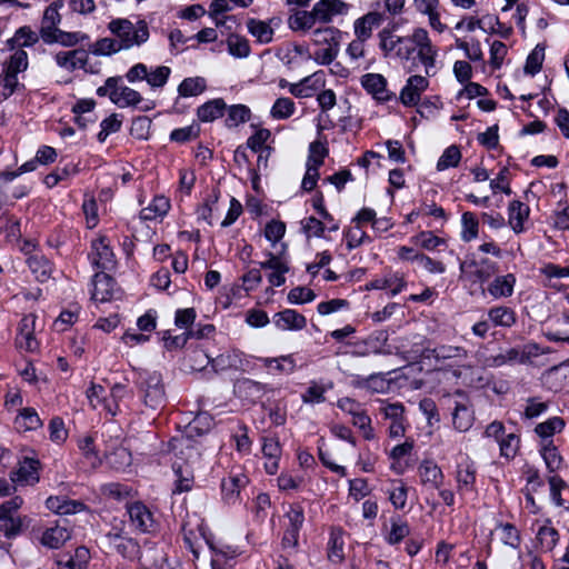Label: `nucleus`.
Masks as SVG:
<instances>
[{"instance_id":"1","label":"nucleus","mask_w":569,"mask_h":569,"mask_svg":"<svg viewBox=\"0 0 569 569\" xmlns=\"http://www.w3.org/2000/svg\"><path fill=\"white\" fill-rule=\"evenodd\" d=\"M133 382L137 387L142 403L151 409L158 410L166 403V391L162 376L158 371L137 370Z\"/></svg>"},{"instance_id":"2","label":"nucleus","mask_w":569,"mask_h":569,"mask_svg":"<svg viewBox=\"0 0 569 569\" xmlns=\"http://www.w3.org/2000/svg\"><path fill=\"white\" fill-rule=\"evenodd\" d=\"M108 29L119 39L122 50L133 46H141L149 39V29L144 20H139L137 26L128 19H113L109 22Z\"/></svg>"},{"instance_id":"3","label":"nucleus","mask_w":569,"mask_h":569,"mask_svg":"<svg viewBox=\"0 0 569 569\" xmlns=\"http://www.w3.org/2000/svg\"><path fill=\"white\" fill-rule=\"evenodd\" d=\"M169 446L177 458L176 461L187 467L199 462L203 450L201 441L194 439L192 435L176 437L170 440Z\"/></svg>"},{"instance_id":"4","label":"nucleus","mask_w":569,"mask_h":569,"mask_svg":"<svg viewBox=\"0 0 569 569\" xmlns=\"http://www.w3.org/2000/svg\"><path fill=\"white\" fill-rule=\"evenodd\" d=\"M126 512L132 529L139 533H152L157 530V521L152 511L142 502L133 501L126 505Z\"/></svg>"},{"instance_id":"5","label":"nucleus","mask_w":569,"mask_h":569,"mask_svg":"<svg viewBox=\"0 0 569 569\" xmlns=\"http://www.w3.org/2000/svg\"><path fill=\"white\" fill-rule=\"evenodd\" d=\"M211 366L214 371H246L250 367V360L240 350H229L212 359Z\"/></svg>"},{"instance_id":"6","label":"nucleus","mask_w":569,"mask_h":569,"mask_svg":"<svg viewBox=\"0 0 569 569\" xmlns=\"http://www.w3.org/2000/svg\"><path fill=\"white\" fill-rule=\"evenodd\" d=\"M429 81L426 77L415 74L408 78L406 86L401 89L399 99L406 107L417 106L421 93L427 90Z\"/></svg>"},{"instance_id":"7","label":"nucleus","mask_w":569,"mask_h":569,"mask_svg":"<svg viewBox=\"0 0 569 569\" xmlns=\"http://www.w3.org/2000/svg\"><path fill=\"white\" fill-rule=\"evenodd\" d=\"M93 290L91 298L94 301L106 302L116 298L118 291L116 280L108 273L100 271L93 276Z\"/></svg>"},{"instance_id":"8","label":"nucleus","mask_w":569,"mask_h":569,"mask_svg":"<svg viewBox=\"0 0 569 569\" xmlns=\"http://www.w3.org/2000/svg\"><path fill=\"white\" fill-rule=\"evenodd\" d=\"M360 82L362 88L379 102H387L392 98L387 89V79L380 73H366Z\"/></svg>"},{"instance_id":"9","label":"nucleus","mask_w":569,"mask_h":569,"mask_svg":"<svg viewBox=\"0 0 569 569\" xmlns=\"http://www.w3.org/2000/svg\"><path fill=\"white\" fill-rule=\"evenodd\" d=\"M249 479L242 473H230L221 481V496L224 502L236 503L240 498L241 489L246 488Z\"/></svg>"},{"instance_id":"10","label":"nucleus","mask_w":569,"mask_h":569,"mask_svg":"<svg viewBox=\"0 0 569 569\" xmlns=\"http://www.w3.org/2000/svg\"><path fill=\"white\" fill-rule=\"evenodd\" d=\"M477 469L472 461L466 460L458 465L456 472L457 489L460 495L475 491Z\"/></svg>"},{"instance_id":"11","label":"nucleus","mask_w":569,"mask_h":569,"mask_svg":"<svg viewBox=\"0 0 569 569\" xmlns=\"http://www.w3.org/2000/svg\"><path fill=\"white\" fill-rule=\"evenodd\" d=\"M273 323L281 330H302L307 326V319L303 315L293 309H284L274 313Z\"/></svg>"},{"instance_id":"12","label":"nucleus","mask_w":569,"mask_h":569,"mask_svg":"<svg viewBox=\"0 0 569 569\" xmlns=\"http://www.w3.org/2000/svg\"><path fill=\"white\" fill-rule=\"evenodd\" d=\"M33 316L23 317L19 325V332L16 338V343L20 349L33 352L38 349V341L33 335Z\"/></svg>"},{"instance_id":"13","label":"nucleus","mask_w":569,"mask_h":569,"mask_svg":"<svg viewBox=\"0 0 569 569\" xmlns=\"http://www.w3.org/2000/svg\"><path fill=\"white\" fill-rule=\"evenodd\" d=\"M92 249L94 251L92 262L101 270L111 269L116 261L114 254L110 246L107 243V239L101 237L92 242Z\"/></svg>"},{"instance_id":"14","label":"nucleus","mask_w":569,"mask_h":569,"mask_svg":"<svg viewBox=\"0 0 569 569\" xmlns=\"http://www.w3.org/2000/svg\"><path fill=\"white\" fill-rule=\"evenodd\" d=\"M388 340L386 332H378L376 336L371 335L366 340L357 342L353 348L348 352L352 357H367L371 353H382L379 343H385Z\"/></svg>"},{"instance_id":"15","label":"nucleus","mask_w":569,"mask_h":569,"mask_svg":"<svg viewBox=\"0 0 569 569\" xmlns=\"http://www.w3.org/2000/svg\"><path fill=\"white\" fill-rule=\"evenodd\" d=\"M418 472L423 486H428L431 489H440L443 483L445 475L441 468L432 461H422L418 467Z\"/></svg>"},{"instance_id":"16","label":"nucleus","mask_w":569,"mask_h":569,"mask_svg":"<svg viewBox=\"0 0 569 569\" xmlns=\"http://www.w3.org/2000/svg\"><path fill=\"white\" fill-rule=\"evenodd\" d=\"M516 284V277L513 273L497 276L487 286V292L496 300L501 298H509L513 293Z\"/></svg>"},{"instance_id":"17","label":"nucleus","mask_w":569,"mask_h":569,"mask_svg":"<svg viewBox=\"0 0 569 569\" xmlns=\"http://www.w3.org/2000/svg\"><path fill=\"white\" fill-rule=\"evenodd\" d=\"M488 319L493 327L511 328L517 322L515 310L507 306H495L487 311Z\"/></svg>"},{"instance_id":"18","label":"nucleus","mask_w":569,"mask_h":569,"mask_svg":"<svg viewBox=\"0 0 569 569\" xmlns=\"http://www.w3.org/2000/svg\"><path fill=\"white\" fill-rule=\"evenodd\" d=\"M62 7V0H54L46 8L40 27V37L42 40L47 32L51 34L52 30L59 29L58 24L61 22V14L59 13V10Z\"/></svg>"},{"instance_id":"19","label":"nucleus","mask_w":569,"mask_h":569,"mask_svg":"<svg viewBox=\"0 0 569 569\" xmlns=\"http://www.w3.org/2000/svg\"><path fill=\"white\" fill-rule=\"evenodd\" d=\"M49 510L59 515H72L81 511L84 503L78 500H70L67 497L51 496L46 500Z\"/></svg>"},{"instance_id":"20","label":"nucleus","mask_w":569,"mask_h":569,"mask_svg":"<svg viewBox=\"0 0 569 569\" xmlns=\"http://www.w3.org/2000/svg\"><path fill=\"white\" fill-rule=\"evenodd\" d=\"M38 465L39 462L34 459H24L20 467L11 472V481L20 482L23 485H32L38 482Z\"/></svg>"},{"instance_id":"21","label":"nucleus","mask_w":569,"mask_h":569,"mask_svg":"<svg viewBox=\"0 0 569 569\" xmlns=\"http://www.w3.org/2000/svg\"><path fill=\"white\" fill-rule=\"evenodd\" d=\"M529 212V207L519 200H513L509 203L508 223L516 233L523 231V222L528 219Z\"/></svg>"},{"instance_id":"22","label":"nucleus","mask_w":569,"mask_h":569,"mask_svg":"<svg viewBox=\"0 0 569 569\" xmlns=\"http://www.w3.org/2000/svg\"><path fill=\"white\" fill-rule=\"evenodd\" d=\"M381 21V13L376 11L368 12L365 16L358 18L355 21L356 37L367 41L372 34L373 28L379 27Z\"/></svg>"},{"instance_id":"23","label":"nucleus","mask_w":569,"mask_h":569,"mask_svg":"<svg viewBox=\"0 0 569 569\" xmlns=\"http://www.w3.org/2000/svg\"><path fill=\"white\" fill-rule=\"evenodd\" d=\"M352 387L357 389H363L370 392L381 393L387 390L388 383L383 377V373H371L368 377L353 376L351 381Z\"/></svg>"},{"instance_id":"24","label":"nucleus","mask_w":569,"mask_h":569,"mask_svg":"<svg viewBox=\"0 0 569 569\" xmlns=\"http://www.w3.org/2000/svg\"><path fill=\"white\" fill-rule=\"evenodd\" d=\"M226 108L223 99H212L198 107L197 117L201 122H212L223 116Z\"/></svg>"},{"instance_id":"25","label":"nucleus","mask_w":569,"mask_h":569,"mask_svg":"<svg viewBox=\"0 0 569 569\" xmlns=\"http://www.w3.org/2000/svg\"><path fill=\"white\" fill-rule=\"evenodd\" d=\"M71 538L69 530L62 526H54L43 531L41 543L50 549H59Z\"/></svg>"},{"instance_id":"26","label":"nucleus","mask_w":569,"mask_h":569,"mask_svg":"<svg viewBox=\"0 0 569 569\" xmlns=\"http://www.w3.org/2000/svg\"><path fill=\"white\" fill-rule=\"evenodd\" d=\"M172 469L177 476L173 493L190 491L194 483L193 471L191 467L183 466L179 461L172 463Z\"/></svg>"},{"instance_id":"27","label":"nucleus","mask_w":569,"mask_h":569,"mask_svg":"<svg viewBox=\"0 0 569 569\" xmlns=\"http://www.w3.org/2000/svg\"><path fill=\"white\" fill-rule=\"evenodd\" d=\"M407 286L403 277L395 273L386 278L375 279L366 284L367 290L390 289L391 296L400 293Z\"/></svg>"},{"instance_id":"28","label":"nucleus","mask_w":569,"mask_h":569,"mask_svg":"<svg viewBox=\"0 0 569 569\" xmlns=\"http://www.w3.org/2000/svg\"><path fill=\"white\" fill-rule=\"evenodd\" d=\"M89 37L81 32H68L61 29L52 30V33L49 32L43 36V41L46 43H60L64 47H73L79 42L88 39Z\"/></svg>"},{"instance_id":"29","label":"nucleus","mask_w":569,"mask_h":569,"mask_svg":"<svg viewBox=\"0 0 569 569\" xmlns=\"http://www.w3.org/2000/svg\"><path fill=\"white\" fill-rule=\"evenodd\" d=\"M473 411L466 403L456 402L452 412V423L456 430L460 432L468 431L473 425Z\"/></svg>"},{"instance_id":"30","label":"nucleus","mask_w":569,"mask_h":569,"mask_svg":"<svg viewBox=\"0 0 569 569\" xmlns=\"http://www.w3.org/2000/svg\"><path fill=\"white\" fill-rule=\"evenodd\" d=\"M27 262L38 281L44 282L51 277L52 264L44 256L33 254L28 258Z\"/></svg>"},{"instance_id":"31","label":"nucleus","mask_w":569,"mask_h":569,"mask_svg":"<svg viewBox=\"0 0 569 569\" xmlns=\"http://www.w3.org/2000/svg\"><path fill=\"white\" fill-rule=\"evenodd\" d=\"M169 209V199L164 196H156L151 203L140 211V218L142 220H154L159 217L166 216Z\"/></svg>"},{"instance_id":"32","label":"nucleus","mask_w":569,"mask_h":569,"mask_svg":"<svg viewBox=\"0 0 569 569\" xmlns=\"http://www.w3.org/2000/svg\"><path fill=\"white\" fill-rule=\"evenodd\" d=\"M317 20L311 11L306 10H296L293 13H291L288 18V27L292 31H308L310 30L315 24Z\"/></svg>"},{"instance_id":"33","label":"nucleus","mask_w":569,"mask_h":569,"mask_svg":"<svg viewBox=\"0 0 569 569\" xmlns=\"http://www.w3.org/2000/svg\"><path fill=\"white\" fill-rule=\"evenodd\" d=\"M249 33L257 39L259 43H270L273 39V29L268 22L250 18L247 21Z\"/></svg>"},{"instance_id":"34","label":"nucleus","mask_w":569,"mask_h":569,"mask_svg":"<svg viewBox=\"0 0 569 569\" xmlns=\"http://www.w3.org/2000/svg\"><path fill=\"white\" fill-rule=\"evenodd\" d=\"M40 33H36L29 26L20 27L14 36L7 41L10 50H14L17 47H31L39 40Z\"/></svg>"},{"instance_id":"35","label":"nucleus","mask_w":569,"mask_h":569,"mask_svg":"<svg viewBox=\"0 0 569 569\" xmlns=\"http://www.w3.org/2000/svg\"><path fill=\"white\" fill-rule=\"evenodd\" d=\"M142 101V96L122 82L117 86V96L113 103L119 108L136 107Z\"/></svg>"},{"instance_id":"36","label":"nucleus","mask_w":569,"mask_h":569,"mask_svg":"<svg viewBox=\"0 0 569 569\" xmlns=\"http://www.w3.org/2000/svg\"><path fill=\"white\" fill-rule=\"evenodd\" d=\"M540 455L550 473L560 469L562 465V457L560 456L558 448L555 446L553 440H548L542 443Z\"/></svg>"},{"instance_id":"37","label":"nucleus","mask_w":569,"mask_h":569,"mask_svg":"<svg viewBox=\"0 0 569 569\" xmlns=\"http://www.w3.org/2000/svg\"><path fill=\"white\" fill-rule=\"evenodd\" d=\"M341 31L335 27L318 28L312 31V42L316 46H339Z\"/></svg>"},{"instance_id":"38","label":"nucleus","mask_w":569,"mask_h":569,"mask_svg":"<svg viewBox=\"0 0 569 569\" xmlns=\"http://www.w3.org/2000/svg\"><path fill=\"white\" fill-rule=\"evenodd\" d=\"M24 519L26 517L0 515V532H2L7 539H14L22 533Z\"/></svg>"},{"instance_id":"39","label":"nucleus","mask_w":569,"mask_h":569,"mask_svg":"<svg viewBox=\"0 0 569 569\" xmlns=\"http://www.w3.org/2000/svg\"><path fill=\"white\" fill-rule=\"evenodd\" d=\"M343 537L341 529H332L328 541V558L332 562L340 563L345 559Z\"/></svg>"},{"instance_id":"40","label":"nucleus","mask_w":569,"mask_h":569,"mask_svg":"<svg viewBox=\"0 0 569 569\" xmlns=\"http://www.w3.org/2000/svg\"><path fill=\"white\" fill-rule=\"evenodd\" d=\"M17 428L23 431L37 430L42 421L33 408H23L14 421Z\"/></svg>"},{"instance_id":"41","label":"nucleus","mask_w":569,"mask_h":569,"mask_svg":"<svg viewBox=\"0 0 569 569\" xmlns=\"http://www.w3.org/2000/svg\"><path fill=\"white\" fill-rule=\"evenodd\" d=\"M112 547L124 559L134 560L140 558L141 547L139 542L131 537L124 536L122 539L117 541V543Z\"/></svg>"},{"instance_id":"42","label":"nucleus","mask_w":569,"mask_h":569,"mask_svg":"<svg viewBox=\"0 0 569 569\" xmlns=\"http://www.w3.org/2000/svg\"><path fill=\"white\" fill-rule=\"evenodd\" d=\"M207 89L206 79L202 77L186 78L178 87L180 97H196Z\"/></svg>"},{"instance_id":"43","label":"nucleus","mask_w":569,"mask_h":569,"mask_svg":"<svg viewBox=\"0 0 569 569\" xmlns=\"http://www.w3.org/2000/svg\"><path fill=\"white\" fill-rule=\"evenodd\" d=\"M429 356L436 360H448V359H465L467 358V350L460 346H438L433 349L428 350Z\"/></svg>"},{"instance_id":"44","label":"nucleus","mask_w":569,"mask_h":569,"mask_svg":"<svg viewBox=\"0 0 569 569\" xmlns=\"http://www.w3.org/2000/svg\"><path fill=\"white\" fill-rule=\"evenodd\" d=\"M391 528L386 538L389 545H397L410 533L408 522L402 520L400 516L391 517Z\"/></svg>"},{"instance_id":"45","label":"nucleus","mask_w":569,"mask_h":569,"mask_svg":"<svg viewBox=\"0 0 569 569\" xmlns=\"http://www.w3.org/2000/svg\"><path fill=\"white\" fill-rule=\"evenodd\" d=\"M213 423V418L208 412H199L188 425L187 435L201 437L209 432Z\"/></svg>"},{"instance_id":"46","label":"nucleus","mask_w":569,"mask_h":569,"mask_svg":"<svg viewBox=\"0 0 569 569\" xmlns=\"http://www.w3.org/2000/svg\"><path fill=\"white\" fill-rule=\"evenodd\" d=\"M565 428V421L560 417H552L539 423L535 428V432L543 440H551L550 438L560 432Z\"/></svg>"},{"instance_id":"47","label":"nucleus","mask_w":569,"mask_h":569,"mask_svg":"<svg viewBox=\"0 0 569 569\" xmlns=\"http://www.w3.org/2000/svg\"><path fill=\"white\" fill-rule=\"evenodd\" d=\"M28 54L23 49H18L10 56L9 60L4 63L3 72L14 76L23 72L28 68Z\"/></svg>"},{"instance_id":"48","label":"nucleus","mask_w":569,"mask_h":569,"mask_svg":"<svg viewBox=\"0 0 569 569\" xmlns=\"http://www.w3.org/2000/svg\"><path fill=\"white\" fill-rule=\"evenodd\" d=\"M260 360L264 367L274 368L278 372L290 375L296 370V361L291 355L278 358H261Z\"/></svg>"},{"instance_id":"49","label":"nucleus","mask_w":569,"mask_h":569,"mask_svg":"<svg viewBox=\"0 0 569 569\" xmlns=\"http://www.w3.org/2000/svg\"><path fill=\"white\" fill-rule=\"evenodd\" d=\"M461 238L463 241H471L478 237L479 221L473 212L466 211L461 216Z\"/></svg>"},{"instance_id":"50","label":"nucleus","mask_w":569,"mask_h":569,"mask_svg":"<svg viewBox=\"0 0 569 569\" xmlns=\"http://www.w3.org/2000/svg\"><path fill=\"white\" fill-rule=\"evenodd\" d=\"M295 110L296 104L293 100L290 98L281 97L274 101L270 110V114L273 119L283 120L290 118L295 113Z\"/></svg>"},{"instance_id":"51","label":"nucleus","mask_w":569,"mask_h":569,"mask_svg":"<svg viewBox=\"0 0 569 569\" xmlns=\"http://www.w3.org/2000/svg\"><path fill=\"white\" fill-rule=\"evenodd\" d=\"M537 540L543 551H551L559 541V532L551 526H541L537 532Z\"/></svg>"},{"instance_id":"52","label":"nucleus","mask_w":569,"mask_h":569,"mask_svg":"<svg viewBox=\"0 0 569 569\" xmlns=\"http://www.w3.org/2000/svg\"><path fill=\"white\" fill-rule=\"evenodd\" d=\"M228 51L236 58H247L250 54L249 41L239 34H230L227 39Z\"/></svg>"},{"instance_id":"53","label":"nucleus","mask_w":569,"mask_h":569,"mask_svg":"<svg viewBox=\"0 0 569 569\" xmlns=\"http://www.w3.org/2000/svg\"><path fill=\"white\" fill-rule=\"evenodd\" d=\"M251 111L244 104H233L228 109V116L224 120L228 128H233L244 123L250 119Z\"/></svg>"},{"instance_id":"54","label":"nucleus","mask_w":569,"mask_h":569,"mask_svg":"<svg viewBox=\"0 0 569 569\" xmlns=\"http://www.w3.org/2000/svg\"><path fill=\"white\" fill-rule=\"evenodd\" d=\"M461 160V151L458 146L448 147L437 162V170L443 171L448 168H455Z\"/></svg>"},{"instance_id":"55","label":"nucleus","mask_w":569,"mask_h":569,"mask_svg":"<svg viewBox=\"0 0 569 569\" xmlns=\"http://www.w3.org/2000/svg\"><path fill=\"white\" fill-rule=\"evenodd\" d=\"M545 59V47L537 44L535 49L529 53L525 64V72L527 74L535 76L541 70L542 62Z\"/></svg>"},{"instance_id":"56","label":"nucleus","mask_w":569,"mask_h":569,"mask_svg":"<svg viewBox=\"0 0 569 569\" xmlns=\"http://www.w3.org/2000/svg\"><path fill=\"white\" fill-rule=\"evenodd\" d=\"M122 50L118 40L112 38H102L97 40L91 47V52L94 56H110Z\"/></svg>"},{"instance_id":"57","label":"nucleus","mask_w":569,"mask_h":569,"mask_svg":"<svg viewBox=\"0 0 569 569\" xmlns=\"http://www.w3.org/2000/svg\"><path fill=\"white\" fill-rule=\"evenodd\" d=\"M150 128L151 120L148 117H137L131 122L130 134L136 139L147 140L149 138Z\"/></svg>"},{"instance_id":"58","label":"nucleus","mask_w":569,"mask_h":569,"mask_svg":"<svg viewBox=\"0 0 569 569\" xmlns=\"http://www.w3.org/2000/svg\"><path fill=\"white\" fill-rule=\"evenodd\" d=\"M411 241L426 250H435L438 246L443 244L445 240L431 231H421L411 238Z\"/></svg>"},{"instance_id":"59","label":"nucleus","mask_w":569,"mask_h":569,"mask_svg":"<svg viewBox=\"0 0 569 569\" xmlns=\"http://www.w3.org/2000/svg\"><path fill=\"white\" fill-rule=\"evenodd\" d=\"M499 267L498 263L488 259H480V268L476 271V282L485 283L489 279H491L495 274L498 273Z\"/></svg>"},{"instance_id":"60","label":"nucleus","mask_w":569,"mask_h":569,"mask_svg":"<svg viewBox=\"0 0 569 569\" xmlns=\"http://www.w3.org/2000/svg\"><path fill=\"white\" fill-rule=\"evenodd\" d=\"M500 455L506 459H512L519 449L520 439L515 433L505 436L499 442Z\"/></svg>"},{"instance_id":"61","label":"nucleus","mask_w":569,"mask_h":569,"mask_svg":"<svg viewBox=\"0 0 569 569\" xmlns=\"http://www.w3.org/2000/svg\"><path fill=\"white\" fill-rule=\"evenodd\" d=\"M301 229L307 238H310V237L322 238L326 227L321 220H319L315 217H308L301 221Z\"/></svg>"},{"instance_id":"62","label":"nucleus","mask_w":569,"mask_h":569,"mask_svg":"<svg viewBox=\"0 0 569 569\" xmlns=\"http://www.w3.org/2000/svg\"><path fill=\"white\" fill-rule=\"evenodd\" d=\"M286 223L280 220L272 219L266 224L264 237L273 246L283 238Z\"/></svg>"},{"instance_id":"63","label":"nucleus","mask_w":569,"mask_h":569,"mask_svg":"<svg viewBox=\"0 0 569 569\" xmlns=\"http://www.w3.org/2000/svg\"><path fill=\"white\" fill-rule=\"evenodd\" d=\"M284 517L288 519L287 527L301 530L305 522V510L300 503H291Z\"/></svg>"},{"instance_id":"64","label":"nucleus","mask_w":569,"mask_h":569,"mask_svg":"<svg viewBox=\"0 0 569 569\" xmlns=\"http://www.w3.org/2000/svg\"><path fill=\"white\" fill-rule=\"evenodd\" d=\"M313 290L306 287H295L288 293V301L292 305H302L315 300Z\"/></svg>"}]
</instances>
